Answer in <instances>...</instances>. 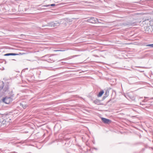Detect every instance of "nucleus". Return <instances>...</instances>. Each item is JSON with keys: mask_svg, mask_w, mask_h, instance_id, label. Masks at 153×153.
<instances>
[{"mask_svg": "<svg viewBox=\"0 0 153 153\" xmlns=\"http://www.w3.org/2000/svg\"><path fill=\"white\" fill-rule=\"evenodd\" d=\"M55 4H51L50 6H55Z\"/></svg>", "mask_w": 153, "mask_h": 153, "instance_id": "nucleus-10", "label": "nucleus"}, {"mask_svg": "<svg viewBox=\"0 0 153 153\" xmlns=\"http://www.w3.org/2000/svg\"><path fill=\"white\" fill-rule=\"evenodd\" d=\"M62 51L61 50H54V51Z\"/></svg>", "mask_w": 153, "mask_h": 153, "instance_id": "nucleus-9", "label": "nucleus"}, {"mask_svg": "<svg viewBox=\"0 0 153 153\" xmlns=\"http://www.w3.org/2000/svg\"><path fill=\"white\" fill-rule=\"evenodd\" d=\"M18 55V54L14 53H9L5 54L4 55L5 56H8L10 55L15 56Z\"/></svg>", "mask_w": 153, "mask_h": 153, "instance_id": "nucleus-4", "label": "nucleus"}, {"mask_svg": "<svg viewBox=\"0 0 153 153\" xmlns=\"http://www.w3.org/2000/svg\"><path fill=\"white\" fill-rule=\"evenodd\" d=\"M101 119L103 122L105 123L109 124L111 122V120L105 118H102Z\"/></svg>", "mask_w": 153, "mask_h": 153, "instance_id": "nucleus-3", "label": "nucleus"}, {"mask_svg": "<svg viewBox=\"0 0 153 153\" xmlns=\"http://www.w3.org/2000/svg\"><path fill=\"white\" fill-rule=\"evenodd\" d=\"M2 101L4 103L7 104H9L12 101V98L10 97H6L2 100Z\"/></svg>", "mask_w": 153, "mask_h": 153, "instance_id": "nucleus-1", "label": "nucleus"}, {"mask_svg": "<svg viewBox=\"0 0 153 153\" xmlns=\"http://www.w3.org/2000/svg\"><path fill=\"white\" fill-rule=\"evenodd\" d=\"M147 46H151V47H153V44H150V45H147Z\"/></svg>", "mask_w": 153, "mask_h": 153, "instance_id": "nucleus-8", "label": "nucleus"}, {"mask_svg": "<svg viewBox=\"0 0 153 153\" xmlns=\"http://www.w3.org/2000/svg\"><path fill=\"white\" fill-rule=\"evenodd\" d=\"M97 20L93 17L90 18L86 21L87 22L92 23H95L97 22Z\"/></svg>", "mask_w": 153, "mask_h": 153, "instance_id": "nucleus-2", "label": "nucleus"}, {"mask_svg": "<svg viewBox=\"0 0 153 153\" xmlns=\"http://www.w3.org/2000/svg\"><path fill=\"white\" fill-rule=\"evenodd\" d=\"M149 25L151 26H153V20H151L149 21Z\"/></svg>", "mask_w": 153, "mask_h": 153, "instance_id": "nucleus-6", "label": "nucleus"}, {"mask_svg": "<svg viewBox=\"0 0 153 153\" xmlns=\"http://www.w3.org/2000/svg\"><path fill=\"white\" fill-rule=\"evenodd\" d=\"M99 102H100V101L98 100H96L94 101V102L96 104H97L98 103H99Z\"/></svg>", "mask_w": 153, "mask_h": 153, "instance_id": "nucleus-7", "label": "nucleus"}, {"mask_svg": "<svg viewBox=\"0 0 153 153\" xmlns=\"http://www.w3.org/2000/svg\"><path fill=\"white\" fill-rule=\"evenodd\" d=\"M104 92L103 91H100L99 93L97 95L98 97H101L102 95L104 94Z\"/></svg>", "mask_w": 153, "mask_h": 153, "instance_id": "nucleus-5", "label": "nucleus"}]
</instances>
